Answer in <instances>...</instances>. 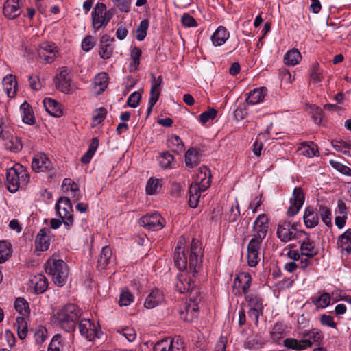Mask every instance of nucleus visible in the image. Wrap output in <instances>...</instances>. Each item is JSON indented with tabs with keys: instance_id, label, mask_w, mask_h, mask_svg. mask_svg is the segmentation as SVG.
<instances>
[{
	"instance_id": "nucleus-5",
	"label": "nucleus",
	"mask_w": 351,
	"mask_h": 351,
	"mask_svg": "<svg viewBox=\"0 0 351 351\" xmlns=\"http://www.w3.org/2000/svg\"><path fill=\"white\" fill-rule=\"evenodd\" d=\"M202 247L197 239H193L190 247L189 266L190 272L195 277L201 267Z\"/></svg>"
},
{
	"instance_id": "nucleus-2",
	"label": "nucleus",
	"mask_w": 351,
	"mask_h": 351,
	"mask_svg": "<svg viewBox=\"0 0 351 351\" xmlns=\"http://www.w3.org/2000/svg\"><path fill=\"white\" fill-rule=\"evenodd\" d=\"M47 274L52 276L55 285L62 287L67 282L69 277V268L66 263L62 260H48L45 265Z\"/></svg>"
},
{
	"instance_id": "nucleus-31",
	"label": "nucleus",
	"mask_w": 351,
	"mask_h": 351,
	"mask_svg": "<svg viewBox=\"0 0 351 351\" xmlns=\"http://www.w3.org/2000/svg\"><path fill=\"white\" fill-rule=\"evenodd\" d=\"M300 337L308 340L311 342V346L313 343H319L323 339V335L321 332L315 328L300 332Z\"/></svg>"
},
{
	"instance_id": "nucleus-24",
	"label": "nucleus",
	"mask_w": 351,
	"mask_h": 351,
	"mask_svg": "<svg viewBox=\"0 0 351 351\" xmlns=\"http://www.w3.org/2000/svg\"><path fill=\"white\" fill-rule=\"evenodd\" d=\"M266 92L267 89L265 87L254 88L247 94L246 102L254 105L263 101L266 95Z\"/></svg>"
},
{
	"instance_id": "nucleus-53",
	"label": "nucleus",
	"mask_w": 351,
	"mask_h": 351,
	"mask_svg": "<svg viewBox=\"0 0 351 351\" xmlns=\"http://www.w3.org/2000/svg\"><path fill=\"white\" fill-rule=\"evenodd\" d=\"M246 300L250 302L251 308L256 309L257 311H263V300L261 298L255 296L254 298H250L249 295L245 297Z\"/></svg>"
},
{
	"instance_id": "nucleus-18",
	"label": "nucleus",
	"mask_w": 351,
	"mask_h": 351,
	"mask_svg": "<svg viewBox=\"0 0 351 351\" xmlns=\"http://www.w3.org/2000/svg\"><path fill=\"white\" fill-rule=\"evenodd\" d=\"M4 16L9 19L17 18L21 14L19 0H6L3 8Z\"/></svg>"
},
{
	"instance_id": "nucleus-44",
	"label": "nucleus",
	"mask_w": 351,
	"mask_h": 351,
	"mask_svg": "<svg viewBox=\"0 0 351 351\" xmlns=\"http://www.w3.org/2000/svg\"><path fill=\"white\" fill-rule=\"evenodd\" d=\"M179 278V282L176 283V289L180 293H185L189 291L190 289L193 288V282L192 279H189L187 280L186 278H182L183 275L180 274L178 276Z\"/></svg>"
},
{
	"instance_id": "nucleus-49",
	"label": "nucleus",
	"mask_w": 351,
	"mask_h": 351,
	"mask_svg": "<svg viewBox=\"0 0 351 351\" xmlns=\"http://www.w3.org/2000/svg\"><path fill=\"white\" fill-rule=\"evenodd\" d=\"M63 347L62 337L60 335L57 334L52 338L47 351H62Z\"/></svg>"
},
{
	"instance_id": "nucleus-59",
	"label": "nucleus",
	"mask_w": 351,
	"mask_h": 351,
	"mask_svg": "<svg viewBox=\"0 0 351 351\" xmlns=\"http://www.w3.org/2000/svg\"><path fill=\"white\" fill-rule=\"evenodd\" d=\"M217 116V110L214 108H210L206 112H202L199 115V120L202 123H206L209 120L214 119Z\"/></svg>"
},
{
	"instance_id": "nucleus-17",
	"label": "nucleus",
	"mask_w": 351,
	"mask_h": 351,
	"mask_svg": "<svg viewBox=\"0 0 351 351\" xmlns=\"http://www.w3.org/2000/svg\"><path fill=\"white\" fill-rule=\"evenodd\" d=\"M268 219L265 214L259 215L254 223V229L256 233L253 237L254 238L258 239L261 240L264 239L266 237L268 226Z\"/></svg>"
},
{
	"instance_id": "nucleus-12",
	"label": "nucleus",
	"mask_w": 351,
	"mask_h": 351,
	"mask_svg": "<svg viewBox=\"0 0 351 351\" xmlns=\"http://www.w3.org/2000/svg\"><path fill=\"white\" fill-rule=\"evenodd\" d=\"M37 51L39 58L47 63L52 62L58 53L56 45L49 42L40 43Z\"/></svg>"
},
{
	"instance_id": "nucleus-32",
	"label": "nucleus",
	"mask_w": 351,
	"mask_h": 351,
	"mask_svg": "<svg viewBox=\"0 0 351 351\" xmlns=\"http://www.w3.org/2000/svg\"><path fill=\"white\" fill-rule=\"evenodd\" d=\"M300 248L302 255L306 256L307 258H313L318 254L314 243L310 241L308 237H306V239L301 243Z\"/></svg>"
},
{
	"instance_id": "nucleus-60",
	"label": "nucleus",
	"mask_w": 351,
	"mask_h": 351,
	"mask_svg": "<svg viewBox=\"0 0 351 351\" xmlns=\"http://www.w3.org/2000/svg\"><path fill=\"white\" fill-rule=\"evenodd\" d=\"M62 187L64 189L65 191H70L71 192L75 193L79 191L77 184L70 178L64 179Z\"/></svg>"
},
{
	"instance_id": "nucleus-21",
	"label": "nucleus",
	"mask_w": 351,
	"mask_h": 351,
	"mask_svg": "<svg viewBox=\"0 0 351 351\" xmlns=\"http://www.w3.org/2000/svg\"><path fill=\"white\" fill-rule=\"evenodd\" d=\"M230 34L226 27L219 26L211 36L210 40L213 45L218 47L223 45L228 39Z\"/></svg>"
},
{
	"instance_id": "nucleus-63",
	"label": "nucleus",
	"mask_w": 351,
	"mask_h": 351,
	"mask_svg": "<svg viewBox=\"0 0 351 351\" xmlns=\"http://www.w3.org/2000/svg\"><path fill=\"white\" fill-rule=\"evenodd\" d=\"M95 45V42L92 36H86L82 42V48L85 51L92 49Z\"/></svg>"
},
{
	"instance_id": "nucleus-20",
	"label": "nucleus",
	"mask_w": 351,
	"mask_h": 351,
	"mask_svg": "<svg viewBox=\"0 0 351 351\" xmlns=\"http://www.w3.org/2000/svg\"><path fill=\"white\" fill-rule=\"evenodd\" d=\"M283 344L288 349L298 351L304 350L311 348V342L303 338H301L300 340L294 338H287L283 341Z\"/></svg>"
},
{
	"instance_id": "nucleus-15",
	"label": "nucleus",
	"mask_w": 351,
	"mask_h": 351,
	"mask_svg": "<svg viewBox=\"0 0 351 351\" xmlns=\"http://www.w3.org/2000/svg\"><path fill=\"white\" fill-rule=\"evenodd\" d=\"M211 177L210 171L206 167H202L199 169L195 182L192 184H197L202 191H204L210 185Z\"/></svg>"
},
{
	"instance_id": "nucleus-40",
	"label": "nucleus",
	"mask_w": 351,
	"mask_h": 351,
	"mask_svg": "<svg viewBox=\"0 0 351 351\" xmlns=\"http://www.w3.org/2000/svg\"><path fill=\"white\" fill-rule=\"evenodd\" d=\"M167 145L173 152L181 153L184 150V143L177 135L171 136L167 141Z\"/></svg>"
},
{
	"instance_id": "nucleus-16",
	"label": "nucleus",
	"mask_w": 351,
	"mask_h": 351,
	"mask_svg": "<svg viewBox=\"0 0 351 351\" xmlns=\"http://www.w3.org/2000/svg\"><path fill=\"white\" fill-rule=\"evenodd\" d=\"M114 41V38L110 36L105 34L101 36L99 42V54L102 59H108L111 57L114 47L112 43Z\"/></svg>"
},
{
	"instance_id": "nucleus-41",
	"label": "nucleus",
	"mask_w": 351,
	"mask_h": 351,
	"mask_svg": "<svg viewBox=\"0 0 351 351\" xmlns=\"http://www.w3.org/2000/svg\"><path fill=\"white\" fill-rule=\"evenodd\" d=\"M99 145L97 138H93L89 145L88 151L81 158V162L84 164L89 163Z\"/></svg>"
},
{
	"instance_id": "nucleus-9",
	"label": "nucleus",
	"mask_w": 351,
	"mask_h": 351,
	"mask_svg": "<svg viewBox=\"0 0 351 351\" xmlns=\"http://www.w3.org/2000/svg\"><path fill=\"white\" fill-rule=\"evenodd\" d=\"M304 202V195L301 188H295L292 197L290 198V206L287 209V215L289 217L295 215L303 206Z\"/></svg>"
},
{
	"instance_id": "nucleus-61",
	"label": "nucleus",
	"mask_w": 351,
	"mask_h": 351,
	"mask_svg": "<svg viewBox=\"0 0 351 351\" xmlns=\"http://www.w3.org/2000/svg\"><path fill=\"white\" fill-rule=\"evenodd\" d=\"M141 50L138 47H134L131 51V58L132 59V63L131 66L134 67V69H137L139 65V59L141 56Z\"/></svg>"
},
{
	"instance_id": "nucleus-14",
	"label": "nucleus",
	"mask_w": 351,
	"mask_h": 351,
	"mask_svg": "<svg viewBox=\"0 0 351 351\" xmlns=\"http://www.w3.org/2000/svg\"><path fill=\"white\" fill-rule=\"evenodd\" d=\"M17 167H12L7 170L6 186L11 193L16 192L20 187V176Z\"/></svg>"
},
{
	"instance_id": "nucleus-51",
	"label": "nucleus",
	"mask_w": 351,
	"mask_h": 351,
	"mask_svg": "<svg viewBox=\"0 0 351 351\" xmlns=\"http://www.w3.org/2000/svg\"><path fill=\"white\" fill-rule=\"evenodd\" d=\"M310 77L314 83H318L322 81V71L317 62H315L312 65Z\"/></svg>"
},
{
	"instance_id": "nucleus-48",
	"label": "nucleus",
	"mask_w": 351,
	"mask_h": 351,
	"mask_svg": "<svg viewBox=\"0 0 351 351\" xmlns=\"http://www.w3.org/2000/svg\"><path fill=\"white\" fill-rule=\"evenodd\" d=\"M149 27V21L144 19L141 21L137 29H136V39L139 41H142L147 36V31Z\"/></svg>"
},
{
	"instance_id": "nucleus-33",
	"label": "nucleus",
	"mask_w": 351,
	"mask_h": 351,
	"mask_svg": "<svg viewBox=\"0 0 351 351\" xmlns=\"http://www.w3.org/2000/svg\"><path fill=\"white\" fill-rule=\"evenodd\" d=\"M112 250L109 247L106 246L102 248L97 265L99 269H106L108 265L112 261Z\"/></svg>"
},
{
	"instance_id": "nucleus-56",
	"label": "nucleus",
	"mask_w": 351,
	"mask_h": 351,
	"mask_svg": "<svg viewBox=\"0 0 351 351\" xmlns=\"http://www.w3.org/2000/svg\"><path fill=\"white\" fill-rule=\"evenodd\" d=\"M10 249L5 241H0V264L5 262L10 257Z\"/></svg>"
},
{
	"instance_id": "nucleus-3",
	"label": "nucleus",
	"mask_w": 351,
	"mask_h": 351,
	"mask_svg": "<svg viewBox=\"0 0 351 351\" xmlns=\"http://www.w3.org/2000/svg\"><path fill=\"white\" fill-rule=\"evenodd\" d=\"M56 210L67 229L73 223V209L71 200L66 197H61L56 204Z\"/></svg>"
},
{
	"instance_id": "nucleus-57",
	"label": "nucleus",
	"mask_w": 351,
	"mask_h": 351,
	"mask_svg": "<svg viewBox=\"0 0 351 351\" xmlns=\"http://www.w3.org/2000/svg\"><path fill=\"white\" fill-rule=\"evenodd\" d=\"M107 110L104 108H99L94 112L93 120L96 124L101 123L105 119Z\"/></svg>"
},
{
	"instance_id": "nucleus-46",
	"label": "nucleus",
	"mask_w": 351,
	"mask_h": 351,
	"mask_svg": "<svg viewBox=\"0 0 351 351\" xmlns=\"http://www.w3.org/2000/svg\"><path fill=\"white\" fill-rule=\"evenodd\" d=\"M162 187V180L159 179L150 178L146 186V192L149 195H154L158 193Z\"/></svg>"
},
{
	"instance_id": "nucleus-45",
	"label": "nucleus",
	"mask_w": 351,
	"mask_h": 351,
	"mask_svg": "<svg viewBox=\"0 0 351 351\" xmlns=\"http://www.w3.org/2000/svg\"><path fill=\"white\" fill-rule=\"evenodd\" d=\"M264 343V341L260 337H250L245 343V348L248 350H258Z\"/></svg>"
},
{
	"instance_id": "nucleus-42",
	"label": "nucleus",
	"mask_w": 351,
	"mask_h": 351,
	"mask_svg": "<svg viewBox=\"0 0 351 351\" xmlns=\"http://www.w3.org/2000/svg\"><path fill=\"white\" fill-rule=\"evenodd\" d=\"M14 308L22 316H28L30 309L28 302L23 298H18L14 302Z\"/></svg>"
},
{
	"instance_id": "nucleus-25",
	"label": "nucleus",
	"mask_w": 351,
	"mask_h": 351,
	"mask_svg": "<svg viewBox=\"0 0 351 351\" xmlns=\"http://www.w3.org/2000/svg\"><path fill=\"white\" fill-rule=\"evenodd\" d=\"M49 163L45 154H38L33 158L32 167L36 171H43L49 167Z\"/></svg>"
},
{
	"instance_id": "nucleus-8",
	"label": "nucleus",
	"mask_w": 351,
	"mask_h": 351,
	"mask_svg": "<svg viewBox=\"0 0 351 351\" xmlns=\"http://www.w3.org/2000/svg\"><path fill=\"white\" fill-rule=\"evenodd\" d=\"M154 351H185V348L179 338L165 339L155 344Z\"/></svg>"
},
{
	"instance_id": "nucleus-19",
	"label": "nucleus",
	"mask_w": 351,
	"mask_h": 351,
	"mask_svg": "<svg viewBox=\"0 0 351 351\" xmlns=\"http://www.w3.org/2000/svg\"><path fill=\"white\" fill-rule=\"evenodd\" d=\"M182 239L178 242V244L174 252V263L177 268L180 270H184L187 267V259L185 256L184 249L182 246Z\"/></svg>"
},
{
	"instance_id": "nucleus-36",
	"label": "nucleus",
	"mask_w": 351,
	"mask_h": 351,
	"mask_svg": "<svg viewBox=\"0 0 351 351\" xmlns=\"http://www.w3.org/2000/svg\"><path fill=\"white\" fill-rule=\"evenodd\" d=\"M200 192L202 190L197 184H191L189 187V204L191 208H196L200 198Z\"/></svg>"
},
{
	"instance_id": "nucleus-30",
	"label": "nucleus",
	"mask_w": 351,
	"mask_h": 351,
	"mask_svg": "<svg viewBox=\"0 0 351 351\" xmlns=\"http://www.w3.org/2000/svg\"><path fill=\"white\" fill-rule=\"evenodd\" d=\"M162 300V292L158 289L153 290L147 297L144 306L152 309L158 306Z\"/></svg>"
},
{
	"instance_id": "nucleus-4",
	"label": "nucleus",
	"mask_w": 351,
	"mask_h": 351,
	"mask_svg": "<svg viewBox=\"0 0 351 351\" xmlns=\"http://www.w3.org/2000/svg\"><path fill=\"white\" fill-rule=\"evenodd\" d=\"M301 234H306L304 231L298 229V223L291 221H285L278 225L277 229L278 237L285 243L298 238Z\"/></svg>"
},
{
	"instance_id": "nucleus-34",
	"label": "nucleus",
	"mask_w": 351,
	"mask_h": 351,
	"mask_svg": "<svg viewBox=\"0 0 351 351\" xmlns=\"http://www.w3.org/2000/svg\"><path fill=\"white\" fill-rule=\"evenodd\" d=\"M251 276L245 272L239 274L234 279V285L241 287L243 293H245L251 285Z\"/></svg>"
},
{
	"instance_id": "nucleus-23",
	"label": "nucleus",
	"mask_w": 351,
	"mask_h": 351,
	"mask_svg": "<svg viewBox=\"0 0 351 351\" xmlns=\"http://www.w3.org/2000/svg\"><path fill=\"white\" fill-rule=\"evenodd\" d=\"M49 230L46 228H43L38 232L35 243L36 248L38 251H45L49 247V239L48 237V232Z\"/></svg>"
},
{
	"instance_id": "nucleus-11",
	"label": "nucleus",
	"mask_w": 351,
	"mask_h": 351,
	"mask_svg": "<svg viewBox=\"0 0 351 351\" xmlns=\"http://www.w3.org/2000/svg\"><path fill=\"white\" fill-rule=\"evenodd\" d=\"M78 328L81 335L90 341L96 337H99V331L97 330V326L90 319L81 320L78 324Z\"/></svg>"
},
{
	"instance_id": "nucleus-39",
	"label": "nucleus",
	"mask_w": 351,
	"mask_h": 351,
	"mask_svg": "<svg viewBox=\"0 0 351 351\" xmlns=\"http://www.w3.org/2000/svg\"><path fill=\"white\" fill-rule=\"evenodd\" d=\"M199 162V154L195 148H190L185 154V164L190 168L197 166Z\"/></svg>"
},
{
	"instance_id": "nucleus-62",
	"label": "nucleus",
	"mask_w": 351,
	"mask_h": 351,
	"mask_svg": "<svg viewBox=\"0 0 351 351\" xmlns=\"http://www.w3.org/2000/svg\"><path fill=\"white\" fill-rule=\"evenodd\" d=\"M141 98V95L140 93L134 92L128 98L127 104L132 108H136L138 106Z\"/></svg>"
},
{
	"instance_id": "nucleus-55",
	"label": "nucleus",
	"mask_w": 351,
	"mask_h": 351,
	"mask_svg": "<svg viewBox=\"0 0 351 351\" xmlns=\"http://www.w3.org/2000/svg\"><path fill=\"white\" fill-rule=\"evenodd\" d=\"M114 5L122 12H128L130 9L131 0H112Z\"/></svg>"
},
{
	"instance_id": "nucleus-64",
	"label": "nucleus",
	"mask_w": 351,
	"mask_h": 351,
	"mask_svg": "<svg viewBox=\"0 0 351 351\" xmlns=\"http://www.w3.org/2000/svg\"><path fill=\"white\" fill-rule=\"evenodd\" d=\"M330 164L335 169L338 170L341 173L346 176H351V169L349 168L348 167L335 161H330Z\"/></svg>"
},
{
	"instance_id": "nucleus-43",
	"label": "nucleus",
	"mask_w": 351,
	"mask_h": 351,
	"mask_svg": "<svg viewBox=\"0 0 351 351\" xmlns=\"http://www.w3.org/2000/svg\"><path fill=\"white\" fill-rule=\"evenodd\" d=\"M108 79V75L106 72H101L94 77L93 83L95 87H99V93L104 91L107 86Z\"/></svg>"
},
{
	"instance_id": "nucleus-27",
	"label": "nucleus",
	"mask_w": 351,
	"mask_h": 351,
	"mask_svg": "<svg viewBox=\"0 0 351 351\" xmlns=\"http://www.w3.org/2000/svg\"><path fill=\"white\" fill-rule=\"evenodd\" d=\"M43 105L46 111L51 116L60 117L62 115L59 104L51 98H45L43 100Z\"/></svg>"
},
{
	"instance_id": "nucleus-7",
	"label": "nucleus",
	"mask_w": 351,
	"mask_h": 351,
	"mask_svg": "<svg viewBox=\"0 0 351 351\" xmlns=\"http://www.w3.org/2000/svg\"><path fill=\"white\" fill-rule=\"evenodd\" d=\"M139 224L148 230L157 231L161 230L165 224V220L158 213L147 214L139 219Z\"/></svg>"
},
{
	"instance_id": "nucleus-29",
	"label": "nucleus",
	"mask_w": 351,
	"mask_h": 351,
	"mask_svg": "<svg viewBox=\"0 0 351 351\" xmlns=\"http://www.w3.org/2000/svg\"><path fill=\"white\" fill-rule=\"evenodd\" d=\"M31 282L34 285L35 293L37 294L44 293L48 287V281L47 278L40 274L34 276L31 279Z\"/></svg>"
},
{
	"instance_id": "nucleus-54",
	"label": "nucleus",
	"mask_w": 351,
	"mask_h": 351,
	"mask_svg": "<svg viewBox=\"0 0 351 351\" xmlns=\"http://www.w3.org/2000/svg\"><path fill=\"white\" fill-rule=\"evenodd\" d=\"M330 296L328 293H322L315 302V304L319 308H324L328 306L330 302Z\"/></svg>"
},
{
	"instance_id": "nucleus-58",
	"label": "nucleus",
	"mask_w": 351,
	"mask_h": 351,
	"mask_svg": "<svg viewBox=\"0 0 351 351\" xmlns=\"http://www.w3.org/2000/svg\"><path fill=\"white\" fill-rule=\"evenodd\" d=\"M119 332L130 342L134 341L136 339V333L132 328L126 327L119 330Z\"/></svg>"
},
{
	"instance_id": "nucleus-52",
	"label": "nucleus",
	"mask_w": 351,
	"mask_h": 351,
	"mask_svg": "<svg viewBox=\"0 0 351 351\" xmlns=\"http://www.w3.org/2000/svg\"><path fill=\"white\" fill-rule=\"evenodd\" d=\"M319 215L322 219V221L327 226H331V212L327 207L320 206L319 210Z\"/></svg>"
},
{
	"instance_id": "nucleus-10",
	"label": "nucleus",
	"mask_w": 351,
	"mask_h": 351,
	"mask_svg": "<svg viewBox=\"0 0 351 351\" xmlns=\"http://www.w3.org/2000/svg\"><path fill=\"white\" fill-rule=\"evenodd\" d=\"M263 240L252 238L247 245V263L250 267H255L257 265L259 258V250Z\"/></svg>"
},
{
	"instance_id": "nucleus-26",
	"label": "nucleus",
	"mask_w": 351,
	"mask_h": 351,
	"mask_svg": "<svg viewBox=\"0 0 351 351\" xmlns=\"http://www.w3.org/2000/svg\"><path fill=\"white\" fill-rule=\"evenodd\" d=\"M337 244L341 251H345L348 254H351V228L339 236Z\"/></svg>"
},
{
	"instance_id": "nucleus-28",
	"label": "nucleus",
	"mask_w": 351,
	"mask_h": 351,
	"mask_svg": "<svg viewBox=\"0 0 351 351\" xmlns=\"http://www.w3.org/2000/svg\"><path fill=\"white\" fill-rule=\"evenodd\" d=\"M303 219L306 227L308 228H313L319 223L318 214L315 213L313 208L310 206L306 208Z\"/></svg>"
},
{
	"instance_id": "nucleus-35",
	"label": "nucleus",
	"mask_w": 351,
	"mask_h": 351,
	"mask_svg": "<svg viewBox=\"0 0 351 351\" xmlns=\"http://www.w3.org/2000/svg\"><path fill=\"white\" fill-rule=\"evenodd\" d=\"M20 110L23 112V121L25 123L33 125L35 123V117L31 106L26 101H25L21 105Z\"/></svg>"
},
{
	"instance_id": "nucleus-1",
	"label": "nucleus",
	"mask_w": 351,
	"mask_h": 351,
	"mask_svg": "<svg viewBox=\"0 0 351 351\" xmlns=\"http://www.w3.org/2000/svg\"><path fill=\"white\" fill-rule=\"evenodd\" d=\"M80 309L73 304H68L53 314V322L66 332L73 331L80 317Z\"/></svg>"
},
{
	"instance_id": "nucleus-37",
	"label": "nucleus",
	"mask_w": 351,
	"mask_h": 351,
	"mask_svg": "<svg viewBox=\"0 0 351 351\" xmlns=\"http://www.w3.org/2000/svg\"><path fill=\"white\" fill-rule=\"evenodd\" d=\"M6 140L8 141L5 143V147L7 149L13 152H19L22 149L23 144L19 137L10 134V137L6 138Z\"/></svg>"
},
{
	"instance_id": "nucleus-13",
	"label": "nucleus",
	"mask_w": 351,
	"mask_h": 351,
	"mask_svg": "<svg viewBox=\"0 0 351 351\" xmlns=\"http://www.w3.org/2000/svg\"><path fill=\"white\" fill-rule=\"evenodd\" d=\"M106 4L97 3L92 12V25L95 30H98L102 27H106L108 24L106 22L105 10Z\"/></svg>"
},
{
	"instance_id": "nucleus-47",
	"label": "nucleus",
	"mask_w": 351,
	"mask_h": 351,
	"mask_svg": "<svg viewBox=\"0 0 351 351\" xmlns=\"http://www.w3.org/2000/svg\"><path fill=\"white\" fill-rule=\"evenodd\" d=\"M152 82L150 90V97H156L158 99L160 92L159 87L162 84V79L161 76L156 78L154 74H152Z\"/></svg>"
},
{
	"instance_id": "nucleus-22",
	"label": "nucleus",
	"mask_w": 351,
	"mask_h": 351,
	"mask_svg": "<svg viewBox=\"0 0 351 351\" xmlns=\"http://www.w3.org/2000/svg\"><path fill=\"white\" fill-rule=\"evenodd\" d=\"M3 90L9 97L15 96L17 90V82L14 75H7L3 79Z\"/></svg>"
},
{
	"instance_id": "nucleus-50",
	"label": "nucleus",
	"mask_w": 351,
	"mask_h": 351,
	"mask_svg": "<svg viewBox=\"0 0 351 351\" xmlns=\"http://www.w3.org/2000/svg\"><path fill=\"white\" fill-rule=\"evenodd\" d=\"M134 300L133 295L128 291H123L119 295V304L121 306L130 305Z\"/></svg>"
},
{
	"instance_id": "nucleus-6",
	"label": "nucleus",
	"mask_w": 351,
	"mask_h": 351,
	"mask_svg": "<svg viewBox=\"0 0 351 351\" xmlns=\"http://www.w3.org/2000/svg\"><path fill=\"white\" fill-rule=\"evenodd\" d=\"M71 70L66 66L60 69L54 79L56 88L65 94L71 91Z\"/></svg>"
},
{
	"instance_id": "nucleus-38",
	"label": "nucleus",
	"mask_w": 351,
	"mask_h": 351,
	"mask_svg": "<svg viewBox=\"0 0 351 351\" xmlns=\"http://www.w3.org/2000/svg\"><path fill=\"white\" fill-rule=\"evenodd\" d=\"M301 59L300 51L298 49H291L285 55L284 62L288 66H295L300 62Z\"/></svg>"
}]
</instances>
